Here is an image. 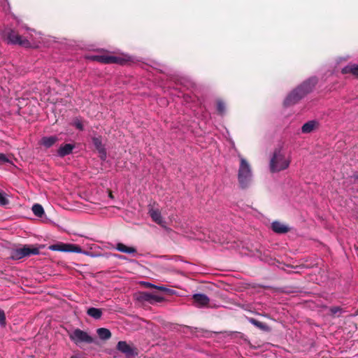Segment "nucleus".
<instances>
[{
    "instance_id": "obj_32",
    "label": "nucleus",
    "mask_w": 358,
    "mask_h": 358,
    "mask_svg": "<svg viewBox=\"0 0 358 358\" xmlns=\"http://www.w3.org/2000/svg\"><path fill=\"white\" fill-rule=\"evenodd\" d=\"M114 257H116L120 259H125L126 257H123V256H121V255H114Z\"/></svg>"
},
{
    "instance_id": "obj_19",
    "label": "nucleus",
    "mask_w": 358,
    "mask_h": 358,
    "mask_svg": "<svg viewBox=\"0 0 358 358\" xmlns=\"http://www.w3.org/2000/svg\"><path fill=\"white\" fill-rule=\"evenodd\" d=\"M66 252H70L80 253V254H84L86 255H89V252H84L80 246H78L77 245H74V244H66Z\"/></svg>"
},
{
    "instance_id": "obj_6",
    "label": "nucleus",
    "mask_w": 358,
    "mask_h": 358,
    "mask_svg": "<svg viewBox=\"0 0 358 358\" xmlns=\"http://www.w3.org/2000/svg\"><path fill=\"white\" fill-rule=\"evenodd\" d=\"M70 339L76 345L83 343H92L93 338L86 331L76 329L69 334Z\"/></svg>"
},
{
    "instance_id": "obj_26",
    "label": "nucleus",
    "mask_w": 358,
    "mask_h": 358,
    "mask_svg": "<svg viewBox=\"0 0 358 358\" xmlns=\"http://www.w3.org/2000/svg\"><path fill=\"white\" fill-rule=\"evenodd\" d=\"M8 203L7 195L3 192H0V205L5 206Z\"/></svg>"
},
{
    "instance_id": "obj_8",
    "label": "nucleus",
    "mask_w": 358,
    "mask_h": 358,
    "mask_svg": "<svg viewBox=\"0 0 358 358\" xmlns=\"http://www.w3.org/2000/svg\"><path fill=\"white\" fill-rule=\"evenodd\" d=\"M194 303L196 306L202 308L206 307L209 303V298L203 294H195L192 296Z\"/></svg>"
},
{
    "instance_id": "obj_16",
    "label": "nucleus",
    "mask_w": 358,
    "mask_h": 358,
    "mask_svg": "<svg viewBox=\"0 0 358 358\" xmlns=\"http://www.w3.org/2000/svg\"><path fill=\"white\" fill-rule=\"evenodd\" d=\"M58 138L55 136H44L41 140V145L46 148L52 147L57 141Z\"/></svg>"
},
{
    "instance_id": "obj_21",
    "label": "nucleus",
    "mask_w": 358,
    "mask_h": 358,
    "mask_svg": "<svg viewBox=\"0 0 358 358\" xmlns=\"http://www.w3.org/2000/svg\"><path fill=\"white\" fill-rule=\"evenodd\" d=\"M87 313L90 317H92L94 319H96V320L101 318V317L102 315L101 310L99 308H90L87 310Z\"/></svg>"
},
{
    "instance_id": "obj_30",
    "label": "nucleus",
    "mask_w": 358,
    "mask_h": 358,
    "mask_svg": "<svg viewBox=\"0 0 358 358\" xmlns=\"http://www.w3.org/2000/svg\"><path fill=\"white\" fill-rule=\"evenodd\" d=\"M5 320H6V317H5L4 312L0 309V324L2 325H4Z\"/></svg>"
},
{
    "instance_id": "obj_15",
    "label": "nucleus",
    "mask_w": 358,
    "mask_h": 358,
    "mask_svg": "<svg viewBox=\"0 0 358 358\" xmlns=\"http://www.w3.org/2000/svg\"><path fill=\"white\" fill-rule=\"evenodd\" d=\"M318 126V122L315 120H310L305 123L301 127V131L303 134L312 132Z\"/></svg>"
},
{
    "instance_id": "obj_31",
    "label": "nucleus",
    "mask_w": 358,
    "mask_h": 358,
    "mask_svg": "<svg viewBox=\"0 0 358 358\" xmlns=\"http://www.w3.org/2000/svg\"><path fill=\"white\" fill-rule=\"evenodd\" d=\"M341 309L339 307H333L331 308V312L334 315H336L340 313Z\"/></svg>"
},
{
    "instance_id": "obj_2",
    "label": "nucleus",
    "mask_w": 358,
    "mask_h": 358,
    "mask_svg": "<svg viewBox=\"0 0 358 358\" xmlns=\"http://www.w3.org/2000/svg\"><path fill=\"white\" fill-rule=\"evenodd\" d=\"M317 83L315 77H312L303 82L301 85L291 92L284 100L285 106L296 104L299 100L310 92Z\"/></svg>"
},
{
    "instance_id": "obj_23",
    "label": "nucleus",
    "mask_w": 358,
    "mask_h": 358,
    "mask_svg": "<svg viewBox=\"0 0 358 358\" xmlns=\"http://www.w3.org/2000/svg\"><path fill=\"white\" fill-rule=\"evenodd\" d=\"M34 214L38 217H41L44 213L43 208L41 205L36 203L32 206Z\"/></svg>"
},
{
    "instance_id": "obj_18",
    "label": "nucleus",
    "mask_w": 358,
    "mask_h": 358,
    "mask_svg": "<svg viewBox=\"0 0 358 358\" xmlns=\"http://www.w3.org/2000/svg\"><path fill=\"white\" fill-rule=\"evenodd\" d=\"M341 72L343 74L351 73L358 78V65L355 64L348 65L342 69Z\"/></svg>"
},
{
    "instance_id": "obj_11",
    "label": "nucleus",
    "mask_w": 358,
    "mask_h": 358,
    "mask_svg": "<svg viewBox=\"0 0 358 358\" xmlns=\"http://www.w3.org/2000/svg\"><path fill=\"white\" fill-rule=\"evenodd\" d=\"M93 144L98 150L99 153V157L102 160H105L106 158V152L105 148H103L101 141L99 138H93L92 139Z\"/></svg>"
},
{
    "instance_id": "obj_4",
    "label": "nucleus",
    "mask_w": 358,
    "mask_h": 358,
    "mask_svg": "<svg viewBox=\"0 0 358 358\" xmlns=\"http://www.w3.org/2000/svg\"><path fill=\"white\" fill-rule=\"evenodd\" d=\"M240 161L238 170V180L242 188H246L250 185L252 181V170L250 163L242 155H238Z\"/></svg>"
},
{
    "instance_id": "obj_3",
    "label": "nucleus",
    "mask_w": 358,
    "mask_h": 358,
    "mask_svg": "<svg viewBox=\"0 0 358 358\" xmlns=\"http://www.w3.org/2000/svg\"><path fill=\"white\" fill-rule=\"evenodd\" d=\"M291 156L282 148H275L271 157L269 169L272 173L286 170L290 165Z\"/></svg>"
},
{
    "instance_id": "obj_10",
    "label": "nucleus",
    "mask_w": 358,
    "mask_h": 358,
    "mask_svg": "<svg viewBox=\"0 0 358 358\" xmlns=\"http://www.w3.org/2000/svg\"><path fill=\"white\" fill-rule=\"evenodd\" d=\"M95 59L105 64H113V63H118L122 64L123 59L120 57H114V56H97L95 57Z\"/></svg>"
},
{
    "instance_id": "obj_22",
    "label": "nucleus",
    "mask_w": 358,
    "mask_h": 358,
    "mask_svg": "<svg viewBox=\"0 0 358 358\" xmlns=\"http://www.w3.org/2000/svg\"><path fill=\"white\" fill-rule=\"evenodd\" d=\"M49 250L52 251H60V252H66V244L65 243H58L50 245L48 247Z\"/></svg>"
},
{
    "instance_id": "obj_27",
    "label": "nucleus",
    "mask_w": 358,
    "mask_h": 358,
    "mask_svg": "<svg viewBox=\"0 0 358 358\" xmlns=\"http://www.w3.org/2000/svg\"><path fill=\"white\" fill-rule=\"evenodd\" d=\"M72 124L78 129H79V130H83V124H82V122H81V121L80 120H78V119L74 120Z\"/></svg>"
},
{
    "instance_id": "obj_13",
    "label": "nucleus",
    "mask_w": 358,
    "mask_h": 358,
    "mask_svg": "<svg viewBox=\"0 0 358 358\" xmlns=\"http://www.w3.org/2000/svg\"><path fill=\"white\" fill-rule=\"evenodd\" d=\"M75 148L74 145L71 143L64 144L61 145L57 150V154L59 157H63L66 155L71 154Z\"/></svg>"
},
{
    "instance_id": "obj_5",
    "label": "nucleus",
    "mask_w": 358,
    "mask_h": 358,
    "mask_svg": "<svg viewBox=\"0 0 358 358\" xmlns=\"http://www.w3.org/2000/svg\"><path fill=\"white\" fill-rule=\"evenodd\" d=\"M39 250L37 248L30 247L29 245H24L22 248L13 249L11 251L10 257L13 259L17 260L23 257L30 256L31 255H38Z\"/></svg>"
},
{
    "instance_id": "obj_14",
    "label": "nucleus",
    "mask_w": 358,
    "mask_h": 358,
    "mask_svg": "<svg viewBox=\"0 0 358 358\" xmlns=\"http://www.w3.org/2000/svg\"><path fill=\"white\" fill-rule=\"evenodd\" d=\"M141 298L143 300L150 303H152L153 301L162 302L164 300L163 297L149 292H143L141 294Z\"/></svg>"
},
{
    "instance_id": "obj_20",
    "label": "nucleus",
    "mask_w": 358,
    "mask_h": 358,
    "mask_svg": "<svg viewBox=\"0 0 358 358\" xmlns=\"http://www.w3.org/2000/svg\"><path fill=\"white\" fill-rule=\"evenodd\" d=\"M99 337L102 340H108L111 337V333L109 329L106 328H99L96 330Z\"/></svg>"
},
{
    "instance_id": "obj_1",
    "label": "nucleus",
    "mask_w": 358,
    "mask_h": 358,
    "mask_svg": "<svg viewBox=\"0 0 358 358\" xmlns=\"http://www.w3.org/2000/svg\"><path fill=\"white\" fill-rule=\"evenodd\" d=\"M4 34L9 43L25 48H36L45 44V38L41 33L37 32L24 24L19 25L17 31L8 29Z\"/></svg>"
},
{
    "instance_id": "obj_33",
    "label": "nucleus",
    "mask_w": 358,
    "mask_h": 358,
    "mask_svg": "<svg viewBox=\"0 0 358 358\" xmlns=\"http://www.w3.org/2000/svg\"><path fill=\"white\" fill-rule=\"evenodd\" d=\"M71 358H83V357L80 355H73Z\"/></svg>"
},
{
    "instance_id": "obj_7",
    "label": "nucleus",
    "mask_w": 358,
    "mask_h": 358,
    "mask_svg": "<svg viewBox=\"0 0 358 358\" xmlns=\"http://www.w3.org/2000/svg\"><path fill=\"white\" fill-rule=\"evenodd\" d=\"M148 213L155 223L160 225L162 227H166V222L162 217L161 212L157 208L153 206L150 207Z\"/></svg>"
},
{
    "instance_id": "obj_28",
    "label": "nucleus",
    "mask_w": 358,
    "mask_h": 358,
    "mask_svg": "<svg viewBox=\"0 0 358 358\" xmlns=\"http://www.w3.org/2000/svg\"><path fill=\"white\" fill-rule=\"evenodd\" d=\"M250 322L252 324H253L254 325H255L256 327H258L260 329H264L265 328V325L262 323L261 322H259L255 319H251L250 320Z\"/></svg>"
},
{
    "instance_id": "obj_24",
    "label": "nucleus",
    "mask_w": 358,
    "mask_h": 358,
    "mask_svg": "<svg viewBox=\"0 0 358 358\" xmlns=\"http://www.w3.org/2000/svg\"><path fill=\"white\" fill-rule=\"evenodd\" d=\"M143 284L146 287H148V288H155V289H157L159 290H162V291H169L168 289H166V287H163V286H157V285H153L150 282H143Z\"/></svg>"
},
{
    "instance_id": "obj_12",
    "label": "nucleus",
    "mask_w": 358,
    "mask_h": 358,
    "mask_svg": "<svg viewBox=\"0 0 358 358\" xmlns=\"http://www.w3.org/2000/svg\"><path fill=\"white\" fill-rule=\"evenodd\" d=\"M117 348L118 350L127 356L134 355V350L125 341H119L117 345Z\"/></svg>"
},
{
    "instance_id": "obj_25",
    "label": "nucleus",
    "mask_w": 358,
    "mask_h": 358,
    "mask_svg": "<svg viewBox=\"0 0 358 358\" xmlns=\"http://www.w3.org/2000/svg\"><path fill=\"white\" fill-rule=\"evenodd\" d=\"M217 110L218 113L221 115L224 113L225 104L222 100L217 101Z\"/></svg>"
},
{
    "instance_id": "obj_17",
    "label": "nucleus",
    "mask_w": 358,
    "mask_h": 358,
    "mask_svg": "<svg viewBox=\"0 0 358 358\" xmlns=\"http://www.w3.org/2000/svg\"><path fill=\"white\" fill-rule=\"evenodd\" d=\"M115 249L121 252L127 254H134L136 252V249L135 248L127 246L122 243H118L115 246Z\"/></svg>"
},
{
    "instance_id": "obj_9",
    "label": "nucleus",
    "mask_w": 358,
    "mask_h": 358,
    "mask_svg": "<svg viewBox=\"0 0 358 358\" xmlns=\"http://www.w3.org/2000/svg\"><path fill=\"white\" fill-rule=\"evenodd\" d=\"M271 228L274 232L278 234H285L289 230L288 225L278 221H274L272 222Z\"/></svg>"
},
{
    "instance_id": "obj_29",
    "label": "nucleus",
    "mask_w": 358,
    "mask_h": 358,
    "mask_svg": "<svg viewBox=\"0 0 358 358\" xmlns=\"http://www.w3.org/2000/svg\"><path fill=\"white\" fill-rule=\"evenodd\" d=\"M9 162V159L6 157L5 154L1 153L0 154V164H3L5 163Z\"/></svg>"
}]
</instances>
